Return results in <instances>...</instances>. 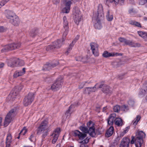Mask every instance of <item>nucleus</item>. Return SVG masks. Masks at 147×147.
<instances>
[{"label": "nucleus", "instance_id": "39", "mask_svg": "<svg viewBox=\"0 0 147 147\" xmlns=\"http://www.w3.org/2000/svg\"><path fill=\"white\" fill-rule=\"evenodd\" d=\"M107 20L109 21H111L113 19V16L112 15H110L109 11L108 10L107 11V14L106 16Z\"/></svg>", "mask_w": 147, "mask_h": 147}, {"label": "nucleus", "instance_id": "45", "mask_svg": "<svg viewBox=\"0 0 147 147\" xmlns=\"http://www.w3.org/2000/svg\"><path fill=\"white\" fill-rule=\"evenodd\" d=\"M70 111L67 110L65 113V115L63 116V117L64 118L65 117L66 118H69V117L71 115Z\"/></svg>", "mask_w": 147, "mask_h": 147}, {"label": "nucleus", "instance_id": "22", "mask_svg": "<svg viewBox=\"0 0 147 147\" xmlns=\"http://www.w3.org/2000/svg\"><path fill=\"white\" fill-rule=\"evenodd\" d=\"M62 42L61 40H58L53 43V46L54 49L59 48L62 45Z\"/></svg>", "mask_w": 147, "mask_h": 147}, {"label": "nucleus", "instance_id": "47", "mask_svg": "<svg viewBox=\"0 0 147 147\" xmlns=\"http://www.w3.org/2000/svg\"><path fill=\"white\" fill-rule=\"evenodd\" d=\"M106 3H112L114 2L115 4L119 3L120 0H105Z\"/></svg>", "mask_w": 147, "mask_h": 147}, {"label": "nucleus", "instance_id": "50", "mask_svg": "<svg viewBox=\"0 0 147 147\" xmlns=\"http://www.w3.org/2000/svg\"><path fill=\"white\" fill-rule=\"evenodd\" d=\"M74 45V44L71 43L67 49V51L66 52V53H67V54H68V53H69V51H70L72 49V47Z\"/></svg>", "mask_w": 147, "mask_h": 147}, {"label": "nucleus", "instance_id": "63", "mask_svg": "<svg viewBox=\"0 0 147 147\" xmlns=\"http://www.w3.org/2000/svg\"><path fill=\"white\" fill-rule=\"evenodd\" d=\"M4 63H0V67L1 68H2L4 66Z\"/></svg>", "mask_w": 147, "mask_h": 147}, {"label": "nucleus", "instance_id": "31", "mask_svg": "<svg viewBox=\"0 0 147 147\" xmlns=\"http://www.w3.org/2000/svg\"><path fill=\"white\" fill-rule=\"evenodd\" d=\"M89 139L90 138L87 137L83 141L80 142V143H82L83 144L80 145V147H87V145H85L84 144L88 143Z\"/></svg>", "mask_w": 147, "mask_h": 147}, {"label": "nucleus", "instance_id": "5", "mask_svg": "<svg viewBox=\"0 0 147 147\" xmlns=\"http://www.w3.org/2000/svg\"><path fill=\"white\" fill-rule=\"evenodd\" d=\"M63 29L64 32L63 34V41H64L66 38V36L67 35L69 31L68 23L67 18L64 16L63 18Z\"/></svg>", "mask_w": 147, "mask_h": 147}, {"label": "nucleus", "instance_id": "34", "mask_svg": "<svg viewBox=\"0 0 147 147\" xmlns=\"http://www.w3.org/2000/svg\"><path fill=\"white\" fill-rule=\"evenodd\" d=\"M23 86L22 85H20L19 86H16L15 87L13 91V92L15 91L18 92L19 94V92L23 88Z\"/></svg>", "mask_w": 147, "mask_h": 147}, {"label": "nucleus", "instance_id": "10", "mask_svg": "<svg viewBox=\"0 0 147 147\" xmlns=\"http://www.w3.org/2000/svg\"><path fill=\"white\" fill-rule=\"evenodd\" d=\"M98 84H96L93 87H88L85 88L84 89L83 92L84 93L89 94L92 92H95L97 90L96 86Z\"/></svg>", "mask_w": 147, "mask_h": 147}, {"label": "nucleus", "instance_id": "38", "mask_svg": "<svg viewBox=\"0 0 147 147\" xmlns=\"http://www.w3.org/2000/svg\"><path fill=\"white\" fill-rule=\"evenodd\" d=\"M94 26L95 28L98 29H100L101 28L102 26L100 24V22L99 20H98L97 21V23L95 24Z\"/></svg>", "mask_w": 147, "mask_h": 147}, {"label": "nucleus", "instance_id": "54", "mask_svg": "<svg viewBox=\"0 0 147 147\" xmlns=\"http://www.w3.org/2000/svg\"><path fill=\"white\" fill-rule=\"evenodd\" d=\"M79 37V36L78 35H77L76 37L72 41V43L73 44L75 43L77 40L78 39Z\"/></svg>", "mask_w": 147, "mask_h": 147}, {"label": "nucleus", "instance_id": "58", "mask_svg": "<svg viewBox=\"0 0 147 147\" xmlns=\"http://www.w3.org/2000/svg\"><path fill=\"white\" fill-rule=\"evenodd\" d=\"M132 138V140L130 142V144H133L134 143H135V138L133 136H131Z\"/></svg>", "mask_w": 147, "mask_h": 147}, {"label": "nucleus", "instance_id": "51", "mask_svg": "<svg viewBox=\"0 0 147 147\" xmlns=\"http://www.w3.org/2000/svg\"><path fill=\"white\" fill-rule=\"evenodd\" d=\"M9 0H2L0 2V4L1 5L2 7Z\"/></svg>", "mask_w": 147, "mask_h": 147}, {"label": "nucleus", "instance_id": "27", "mask_svg": "<svg viewBox=\"0 0 147 147\" xmlns=\"http://www.w3.org/2000/svg\"><path fill=\"white\" fill-rule=\"evenodd\" d=\"M8 66L11 67H14L17 66L16 59H15L9 61L8 63Z\"/></svg>", "mask_w": 147, "mask_h": 147}, {"label": "nucleus", "instance_id": "60", "mask_svg": "<svg viewBox=\"0 0 147 147\" xmlns=\"http://www.w3.org/2000/svg\"><path fill=\"white\" fill-rule=\"evenodd\" d=\"M129 127H125V129L123 131L124 133L126 134L128 131V129H129Z\"/></svg>", "mask_w": 147, "mask_h": 147}, {"label": "nucleus", "instance_id": "2", "mask_svg": "<svg viewBox=\"0 0 147 147\" xmlns=\"http://www.w3.org/2000/svg\"><path fill=\"white\" fill-rule=\"evenodd\" d=\"M72 3H75L74 0H63L61 6L63 7L62 12L63 13H68L70 10L71 5Z\"/></svg>", "mask_w": 147, "mask_h": 147}, {"label": "nucleus", "instance_id": "12", "mask_svg": "<svg viewBox=\"0 0 147 147\" xmlns=\"http://www.w3.org/2000/svg\"><path fill=\"white\" fill-rule=\"evenodd\" d=\"M116 114L114 113L111 114L107 119V123L108 125H112L114 122H115L116 118Z\"/></svg>", "mask_w": 147, "mask_h": 147}, {"label": "nucleus", "instance_id": "46", "mask_svg": "<svg viewBox=\"0 0 147 147\" xmlns=\"http://www.w3.org/2000/svg\"><path fill=\"white\" fill-rule=\"evenodd\" d=\"M37 34V32L35 30H32L30 32V36L32 37H34Z\"/></svg>", "mask_w": 147, "mask_h": 147}, {"label": "nucleus", "instance_id": "49", "mask_svg": "<svg viewBox=\"0 0 147 147\" xmlns=\"http://www.w3.org/2000/svg\"><path fill=\"white\" fill-rule=\"evenodd\" d=\"M129 13L131 15H133L136 13V11L135 10L133 9H130L129 10Z\"/></svg>", "mask_w": 147, "mask_h": 147}, {"label": "nucleus", "instance_id": "64", "mask_svg": "<svg viewBox=\"0 0 147 147\" xmlns=\"http://www.w3.org/2000/svg\"><path fill=\"white\" fill-rule=\"evenodd\" d=\"M125 134L123 132V131H122V132H121V133H120V137H123V136H124V135H125Z\"/></svg>", "mask_w": 147, "mask_h": 147}, {"label": "nucleus", "instance_id": "8", "mask_svg": "<svg viewBox=\"0 0 147 147\" xmlns=\"http://www.w3.org/2000/svg\"><path fill=\"white\" fill-rule=\"evenodd\" d=\"M90 46L92 53L95 56H98L99 55V53L98 52V44L95 42H92L90 44Z\"/></svg>", "mask_w": 147, "mask_h": 147}, {"label": "nucleus", "instance_id": "53", "mask_svg": "<svg viewBox=\"0 0 147 147\" xmlns=\"http://www.w3.org/2000/svg\"><path fill=\"white\" fill-rule=\"evenodd\" d=\"M121 42H124V43L125 42V41L126 40V39L122 37H120L118 39Z\"/></svg>", "mask_w": 147, "mask_h": 147}, {"label": "nucleus", "instance_id": "32", "mask_svg": "<svg viewBox=\"0 0 147 147\" xmlns=\"http://www.w3.org/2000/svg\"><path fill=\"white\" fill-rule=\"evenodd\" d=\"M139 35L143 38L145 40H147V33L144 32L138 31Z\"/></svg>", "mask_w": 147, "mask_h": 147}, {"label": "nucleus", "instance_id": "35", "mask_svg": "<svg viewBox=\"0 0 147 147\" xmlns=\"http://www.w3.org/2000/svg\"><path fill=\"white\" fill-rule=\"evenodd\" d=\"M140 116L139 115H137L134 120L132 121L133 125L134 126L138 124V122L140 120Z\"/></svg>", "mask_w": 147, "mask_h": 147}, {"label": "nucleus", "instance_id": "59", "mask_svg": "<svg viewBox=\"0 0 147 147\" xmlns=\"http://www.w3.org/2000/svg\"><path fill=\"white\" fill-rule=\"evenodd\" d=\"M60 0H53V2L54 4H57L60 2Z\"/></svg>", "mask_w": 147, "mask_h": 147}, {"label": "nucleus", "instance_id": "48", "mask_svg": "<svg viewBox=\"0 0 147 147\" xmlns=\"http://www.w3.org/2000/svg\"><path fill=\"white\" fill-rule=\"evenodd\" d=\"M54 49L53 45H49L46 47V49L47 51H49L53 50Z\"/></svg>", "mask_w": 147, "mask_h": 147}, {"label": "nucleus", "instance_id": "14", "mask_svg": "<svg viewBox=\"0 0 147 147\" xmlns=\"http://www.w3.org/2000/svg\"><path fill=\"white\" fill-rule=\"evenodd\" d=\"M130 139L127 137H124L122 139L119 147H129Z\"/></svg>", "mask_w": 147, "mask_h": 147}, {"label": "nucleus", "instance_id": "43", "mask_svg": "<svg viewBox=\"0 0 147 147\" xmlns=\"http://www.w3.org/2000/svg\"><path fill=\"white\" fill-rule=\"evenodd\" d=\"M50 65H49L51 66V69L56 67L59 64V62L57 61H55V62L50 63Z\"/></svg>", "mask_w": 147, "mask_h": 147}, {"label": "nucleus", "instance_id": "9", "mask_svg": "<svg viewBox=\"0 0 147 147\" xmlns=\"http://www.w3.org/2000/svg\"><path fill=\"white\" fill-rule=\"evenodd\" d=\"M74 136L78 138L80 140H83L86 137L87 134L83 133L78 130H75L73 131Z\"/></svg>", "mask_w": 147, "mask_h": 147}, {"label": "nucleus", "instance_id": "26", "mask_svg": "<svg viewBox=\"0 0 147 147\" xmlns=\"http://www.w3.org/2000/svg\"><path fill=\"white\" fill-rule=\"evenodd\" d=\"M79 129L84 132V133H85L86 134L88 133L90 136L91 132L89 131V130L88 129L87 126H80L79 127Z\"/></svg>", "mask_w": 147, "mask_h": 147}, {"label": "nucleus", "instance_id": "57", "mask_svg": "<svg viewBox=\"0 0 147 147\" xmlns=\"http://www.w3.org/2000/svg\"><path fill=\"white\" fill-rule=\"evenodd\" d=\"M134 102L131 100H129L128 102V104L129 105H131L132 106L134 105Z\"/></svg>", "mask_w": 147, "mask_h": 147}, {"label": "nucleus", "instance_id": "3", "mask_svg": "<svg viewBox=\"0 0 147 147\" xmlns=\"http://www.w3.org/2000/svg\"><path fill=\"white\" fill-rule=\"evenodd\" d=\"M16 109H12L6 115L4 122V126L5 127L7 126L10 122L11 120L16 115Z\"/></svg>", "mask_w": 147, "mask_h": 147}, {"label": "nucleus", "instance_id": "17", "mask_svg": "<svg viewBox=\"0 0 147 147\" xmlns=\"http://www.w3.org/2000/svg\"><path fill=\"white\" fill-rule=\"evenodd\" d=\"M9 22L14 26H17L20 24V21L18 17L16 15L13 18L9 20Z\"/></svg>", "mask_w": 147, "mask_h": 147}, {"label": "nucleus", "instance_id": "24", "mask_svg": "<svg viewBox=\"0 0 147 147\" xmlns=\"http://www.w3.org/2000/svg\"><path fill=\"white\" fill-rule=\"evenodd\" d=\"M111 88L109 86L105 85L103 87V88H102V90L104 93L109 94L111 92Z\"/></svg>", "mask_w": 147, "mask_h": 147}, {"label": "nucleus", "instance_id": "19", "mask_svg": "<svg viewBox=\"0 0 147 147\" xmlns=\"http://www.w3.org/2000/svg\"><path fill=\"white\" fill-rule=\"evenodd\" d=\"M103 7L101 4H99L98 7L97 18H99L100 17H104Z\"/></svg>", "mask_w": 147, "mask_h": 147}, {"label": "nucleus", "instance_id": "11", "mask_svg": "<svg viewBox=\"0 0 147 147\" xmlns=\"http://www.w3.org/2000/svg\"><path fill=\"white\" fill-rule=\"evenodd\" d=\"M60 130L59 128H57L54 131L52 135L53 136L52 141V143L55 144L57 141L60 132Z\"/></svg>", "mask_w": 147, "mask_h": 147}, {"label": "nucleus", "instance_id": "7", "mask_svg": "<svg viewBox=\"0 0 147 147\" xmlns=\"http://www.w3.org/2000/svg\"><path fill=\"white\" fill-rule=\"evenodd\" d=\"M95 124L92 121H90L87 123V126L89 130V131L91 132L90 136L94 137H95L97 134L96 132H95Z\"/></svg>", "mask_w": 147, "mask_h": 147}, {"label": "nucleus", "instance_id": "13", "mask_svg": "<svg viewBox=\"0 0 147 147\" xmlns=\"http://www.w3.org/2000/svg\"><path fill=\"white\" fill-rule=\"evenodd\" d=\"M15 43H13L5 46L4 48L1 50L2 52H5L10 50H14L16 49Z\"/></svg>", "mask_w": 147, "mask_h": 147}, {"label": "nucleus", "instance_id": "23", "mask_svg": "<svg viewBox=\"0 0 147 147\" xmlns=\"http://www.w3.org/2000/svg\"><path fill=\"white\" fill-rule=\"evenodd\" d=\"M114 132V128L112 126H111L109 129L107 131L105 136L107 137H109L112 135Z\"/></svg>", "mask_w": 147, "mask_h": 147}, {"label": "nucleus", "instance_id": "16", "mask_svg": "<svg viewBox=\"0 0 147 147\" xmlns=\"http://www.w3.org/2000/svg\"><path fill=\"white\" fill-rule=\"evenodd\" d=\"M18 94V93L13 91L11 92L7 98V100L8 102H11L15 100L16 96Z\"/></svg>", "mask_w": 147, "mask_h": 147}, {"label": "nucleus", "instance_id": "6", "mask_svg": "<svg viewBox=\"0 0 147 147\" xmlns=\"http://www.w3.org/2000/svg\"><path fill=\"white\" fill-rule=\"evenodd\" d=\"M63 82L62 77L58 78L56 81L52 85L51 89L54 91L59 89L61 87Z\"/></svg>", "mask_w": 147, "mask_h": 147}, {"label": "nucleus", "instance_id": "37", "mask_svg": "<svg viewBox=\"0 0 147 147\" xmlns=\"http://www.w3.org/2000/svg\"><path fill=\"white\" fill-rule=\"evenodd\" d=\"M16 59V64H17V66L18 65L22 66L24 65V63L23 61L20 60L19 59Z\"/></svg>", "mask_w": 147, "mask_h": 147}, {"label": "nucleus", "instance_id": "40", "mask_svg": "<svg viewBox=\"0 0 147 147\" xmlns=\"http://www.w3.org/2000/svg\"><path fill=\"white\" fill-rule=\"evenodd\" d=\"M120 110V107L119 105H116L113 107V110L115 112L118 113Z\"/></svg>", "mask_w": 147, "mask_h": 147}, {"label": "nucleus", "instance_id": "36", "mask_svg": "<svg viewBox=\"0 0 147 147\" xmlns=\"http://www.w3.org/2000/svg\"><path fill=\"white\" fill-rule=\"evenodd\" d=\"M129 24L131 25H134L136 26L139 27H141V26L140 23L136 22L134 20H131L129 22Z\"/></svg>", "mask_w": 147, "mask_h": 147}, {"label": "nucleus", "instance_id": "21", "mask_svg": "<svg viewBox=\"0 0 147 147\" xmlns=\"http://www.w3.org/2000/svg\"><path fill=\"white\" fill-rule=\"evenodd\" d=\"M16 15L15 13L9 10L6 11V16L7 18L9 20L12 19Z\"/></svg>", "mask_w": 147, "mask_h": 147}, {"label": "nucleus", "instance_id": "28", "mask_svg": "<svg viewBox=\"0 0 147 147\" xmlns=\"http://www.w3.org/2000/svg\"><path fill=\"white\" fill-rule=\"evenodd\" d=\"M117 54V53H116L115 54L114 53H110L108 52L107 51H105L102 54V56L104 57L107 58L110 57L114 56L115 55Z\"/></svg>", "mask_w": 147, "mask_h": 147}, {"label": "nucleus", "instance_id": "55", "mask_svg": "<svg viewBox=\"0 0 147 147\" xmlns=\"http://www.w3.org/2000/svg\"><path fill=\"white\" fill-rule=\"evenodd\" d=\"M15 47H16V48L18 49L20 47L21 45L20 42H18L15 43Z\"/></svg>", "mask_w": 147, "mask_h": 147}, {"label": "nucleus", "instance_id": "4", "mask_svg": "<svg viewBox=\"0 0 147 147\" xmlns=\"http://www.w3.org/2000/svg\"><path fill=\"white\" fill-rule=\"evenodd\" d=\"M34 94L33 93H29L27 96L24 99L23 104L25 106L30 105L33 101L34 98Z\"/></svg>", "mask_w": 147, "mask_h": 147}, {"label": "nucleus", "instance_id": "41", "mask_svg": "<svg viewBox=\"0 0 147 147\" xmlns=\"http://www.w3.org/2000/svg\"><path fill=\"white\" fill-rule=\"evenodd\" d=\"M121 110L124 111H126L129 110L128 107L125 105H123L120 107Z\"/></svg>", "mask_w": 147, "mask_h": 147}, {"label": "nucleus", "instance_id": "42", "mask_svg": "<svg viewBox=\"0 0 147 147\" xmlns=\"http://www.w3.org/2000/svg\"><path fill=\"white\" fill-rule=\"evenodd\" d=\"M22 75L21 74V73L20 71H16L14 74L13 75V76L14 78H16L18 77L19 76H20Z\"/></svg>", "mask_w": 147, "mask_h": 147}, {"label": "nucleus", "instance_id": "61", "mask_svg": "<svg viewBox=\"0 0 147 147\" xmlns=\"http://www.w3.org/2000/svg\"><path fill=\"white\" fill-rule=\"evenodd\" d=\"M34 134H32L29 138L30 140L32 142H33V140L32 139L34 138Z\"/></svg>", "mask_w": 147, "mask_h": 147}, {"label": "nucleus", "instance_id": "62", "mask_svg": "<svg viewBox=\"0 0 147 147\" xmlns=\"http://www.w3.org/2000/svg\"><path fill=\"white\" fill-rule=\"evenodd\" d=\"M25 69L24 68L22 69V71H20L21 73V74H22V75H23L25 72Z\"/></svg>", "mask_w": 147, "mask_h": 147}, {"label": "nucleus", "instance_id": "30", "mask_svg": "<svg viewBox=\"0 0 147 147\" xmlns=\"http://www.w3.org/2000/svg\"><path fill=\"white\" fill-rule=\"evenodd\" d=\"M115 123L118 126H121L123 124L122 120L120 118L116 117Z\"/></svg>", "mask_w": 147, "mask_h": 147}, {"label": "nucleus", "instance_id": "29", "mask_svg": "<svg viewBox=\"0 0 147 147\" xmlns=\"http://www.w3.org/2000/svg\"><path fill=\"white\" fill-rule=\"evenodd\" d=\"M82 16L81 14H77L75 15L74 18V21L76 24L78 25L79 22L82 19Z\"/></svg>", "mask_w": 147, "mask_h": 147}, {"label": "nucleus", "instance_id": "1", "mask_svg": "<svg viewBox=\"0 0 147 147\" xmlns=\"http://www.w3.org/2000/svg\"><path fill=\"white\" fill-rule=\"evenodd\" d=\"M48 123L46 120L43 121L37 129V134L39 135L43 134L42 137L43 138H45L47 135L48 130Z\"/></svg>", "mask_w": 147, "mask_h": 147}, {"label": "nucleus", "instance_id": "25", "mask_svg": "<svg viewBox=\"0 0 147 147\" xmlns=\"http://www.w3.org/2000/svg\"><path fill=\"white\" fill-rule=\"evenodd\" d=\"M11 135L10 134H7V137L6 138V147H9L10 144L11 142Z\"/></svg>", "mask_w": 147, "mask_h": 147}, {"label": "nucleus", "instance_id": "18", "mask_svg": "<svg viewBox=\"0 0 147 147\" xmlns=\"http://www.w3.org/2000/svg\"><path fill=\"white\" fill-rule=\"evenodd\" d=\"M125 44L126 45H128L131 47H140L141 46L140 44L139 43H135L132 40L126 39Z\"/></svg>", "mask_w": 147, "mask_h": 147}, {"label": "nucleus", "instance_id": "33", "mask_svg": "<svg viewBox=\"0 0 147 147\" xmlns=\"http://www.w3.org/2000/svg\"><path fill=\"white\" fill-rule=\"evenodd\" d=\"M136 137H138L143 139V138L145 137L146 135L143 131H140L138 132L137 134H136Z\"/></svg>", "mask_w": 147, "mask_h": 147}, {"label": "nucleus", "instance_id": "56", "mask_svg": "<svg viewBox=\"0 0 147 147\" xmlns=\"http://www.w3.org/2000/svg\"><path fill=\"white\" fill-rule=\"evenodd\" d=\"M6 30V29L3 26H0V32H3Z\"/></svg>", "mask_w": 147, "mask_h": 147}, {"label": "nucleus", "instance_id": "52", "mask_svg": "<svg viewBox=\"0 0 147 147\" xmlns=\"http://www.w3.org/2000/svg\"><path fill=\"white\" fill-rule=\"evenodd\" d=\"M23 131H24V133L23 134V135H24L26 133V131H27L26 129H24V128L23 129H22L21 131L19 133V136H18V137H17V138L18 139H19L20 138V135L21 134H22V132Z\"/></svg>", "mask_w": 147, "mask_h": 147}, {"label": "nucleus", "instance_id": "15", "mask_svg": "<svg viewBox=\"0 0 147 147\" xmlns=\"http://www.w3.org/2000/svg\"><path fill=\"white\" fill-rule=\"evenodd\" d=\"M139 94L140 95H146V99L147 100V82H146L143 84L142 88L140 90Z\"/></svg>", "mask_w": 147, "mask_h": 147}, {"label": "nucleus", "instance_id": "44", "mask_svg": "<svg viewBox=\"0 0 147 147\" xmlns=\"http://www.w3.org/2000/svg\"><path fill=\"white\" fill-rule=\"evenodd\" d=\"M50 65V63H49L45 65L44 66V69L45 70H49L51 69V66L49 65Z\"/></svg>", "mask_w": 147, "mask_h": 147}, {"label": "nucleus", "instance_id": "20", "mask_svg": "<svg viewBox=\"0 0 147 147\" xmlns=\"http://www.w3.org/2000/svg\"><path fill=\"white\" fill-rule=\"evenodd\" d=\"M143 142V139L141 138L136 137L135 140V144L136 147H141Z\"/></svg>", "mask_w": 147, "mask_h": 147}]
</instances>
